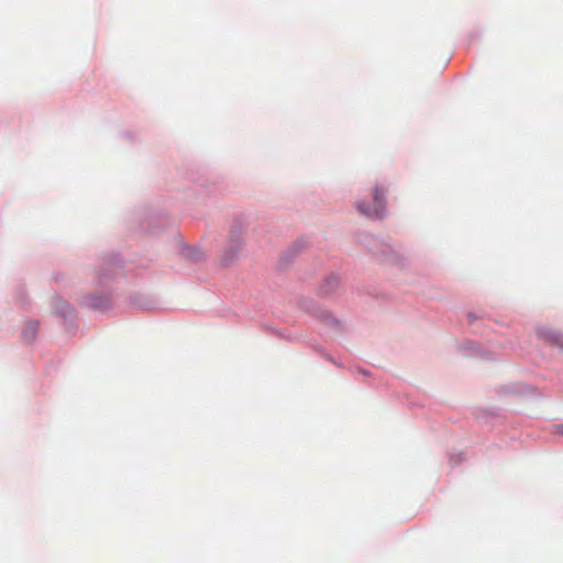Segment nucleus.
<instances>
[{
    "label": "nucleus",
    "instance_id": "nucleus-1",
    "mask_svg": "<svg viewBox=\"0 0 563 563\" xmlns=\"http://www.w3.org/2000/svg\"><path fill=\"white\" fill-rule=\"evenodd\" d=\"M387 189L382 185H375L372 189V198L373 202L371 205L365 203L364 201H357L356 208L357 210L369 218H380L385 213L386 206V195Z\"/></svg>",
    "mask_w": 563,
    "mask_h": 563
},
{
    "label": "nucleus",
    "instance_id": "nucleus-2",
    "mask_svg": "<svg viewBox=\"0 0 563 563\" xmlns=\"http://www.w3.org/2000/svg\"><path fill=\"white\" fill-rule=\"evenodd\" d=\"M338 286H339V279L336 277H331L324 284V291L325 292L332 291Z\"/></svg>",
    "mask_w": 563,
    "mask_h": 563
},
{
    "label": "nucleus",
    "instance_id": "nucleus-3",
    "mask_svg": "<svg viewBox=\"0 0 563 563\" xmlns=\"http://www.w3.org/2000/svg\"><path fill=\"white\" fill-rule=\"evenodd\" d=\"M551 341L554 343V344H558L560 346H563V335L559 334V333H554L551 338Z\"/></svg>",
    "mask_w": 563,
    "mask_h": 563
},
{
    "label": "nucleus",
    "instance_id": "nucleus-4",
    "mask_svg": "<svg viewBox=\"0 0 563 563\" xmlns=\"http://www.w3.org/2000/svg\"><path fill=\"white\" fill-rule=\"evenodd\" d=\"M27 327L32 331V333H34L36 331V323L35 322H30L27 324Z\"/></svg>",
    "mask_w": 563,
    "mask_h": 563
}]
</instances>
